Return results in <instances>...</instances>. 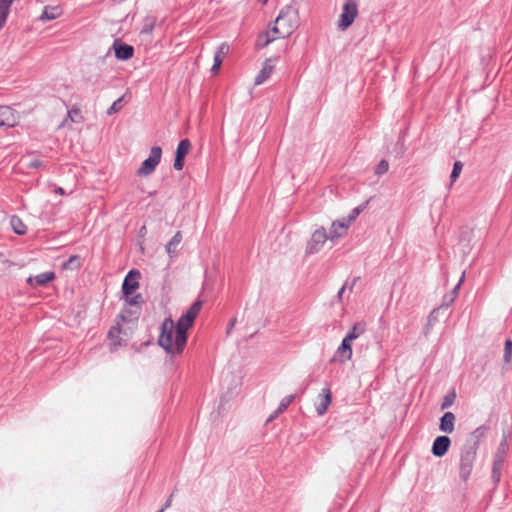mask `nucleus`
<instances>
[{"instance_id":"nucleus-4","label":"nucleus","mask_w":512,"mask_h":512,"mask_svg":"<svg viewBox=\"0 0 512 512\" xmlns=\"http://www.w3.org/2000/svg\"><path fill=\"white\" fill-rule=\"evenodd\" d=\"M477 457V450L473 446H464L460 452L459 476L462 481L467 482L473 471Z\"/></svg>"},{"instance_id":"nucleus-18","label":"nucleus","mask_w":512,"mask_h":512,"mask_svg":"<svg viewBox=\"0 0 512 512\" xmlns=\"http://www.w3.org/2000/svg\"><path fill=\"white\" fill-rule=\"evenodd\" d=\"M320 402L316 404V411L319 415L326 413L329 405L331 404V391L329 388L322 389V393L319 395Z\"/></svg>"},{"instance_id":"nucleus-35","label":"nucleus","mask_w":512,"mask_h":512,"mask_svg":"<svg viewBox=\"0 0 512 512\" xmlns=\"http://www.w3.org/2000/svg\"><path fill=\"white\" fill-rule=\"evenodd\" d=\"M122 101L123 97L118 98L116 101L113 102V104L107 109V115L111 116L122 108Z\"/></svg>"},{"instance_id":"nucleus-47","label":"nucleus","mask_w":512,"mask_h":512,"mask_svg":"<svg viewBox=\"0 0 512 512\" xmlns=\"http://www.w3.org/2000/svg\"><path fill=\"white\" fill-rule=\"evenodd\" d=\"M284 411V409L281 406H278V408L275 410L276 415L281 414Z\"/></svg>"},{"instance_id":"nucleus-49","label":"nucleus","mask_w":512,"mask_h":512,"mask_svg":"<svg viewBox=\"0 0 512 512\" xmlns=\"http://www.w3.org/2000/svg\"><path fill=\"white\" fill-rule=\"evenodd\" d=\"M57 192L60 193V194H63L64 193V190L62 188H58L57 189Z\"/></svg>"},{"instance_id":"nucleus-33","label":"nucleus","mask_w":512,"mask_h":512,"mask_svg":"<svg viewBox=\"0 0 512 512\" xmlns=\"http://www.w3.org/2000/svg\"><path fill=\"white\" fill-rule=\"evenodd\" d=\"M455 398H456L455 391H452V392L446 394L443 398V401L441 404V409L444 410V409H447L450 406H452L455 401Z\"/></svg>"},{"instance_id":"nucleus-27","label":"nucleus","mask_w":512,"mask_h":512,"mask_svg":"<svg viewBox=\"0 0 512 512\" xmlns=\"http://www.w3.org/2000/svg\"><path fill=\"white\" fill-rule=\"evenodd\" d=\"M10 225L14 233L18 235H24L27 231L26 225L23 223L20 217L13 215L10 218Z\"/></svg>"},{"instance_id":"nucleus-42","label":"nucleus","mask_w":512,"mask_h":512,"mask_svg":"<svg viewBox=\"0 0 512 512\" xmlns=\"http://www.w3.org/2000/svg\"><path fill=\"white\" fill-rule=\"evenodd\" d=\"M346 287H347V284H344V285L341 287V289L338 291V293H337V298H338V300H339V301H342V296H343V293H344V291H345Z\"/></svg>"},{"instance_id":"nucleus-5","label":"nucleus","mask_w":512,"mask_h":512,"mask_svg":"<svg viewBox=\"0 0 512 512\" xmlns=\"http://www.w3.org/2000/svg\"><path fill=\"white\" fill-rule=\"evenodd\" d=\"M358 15V5L354 0H347L340 14L337 26L341 31H345L354 22Z\"/></svg>"},{"instance_id":"nucleus-51","label":"nucleus","mask_w":512,"mask_h":512,"mask_svg":"<svg viewBox=\"0 0 512 512\" xmlns=\"http://www.w3.org/2000/svg\"><path fill=\"white\" fill-rule=\"evenodd\" d=\"M359 278H355L354 281H353V285L357 282Z\"/></svg>"},{"instance_id":"nucleus-40","label":"nucleus","mask_w":512,"mask_h":512,"mask_svg":"<svg viewBox=\"0 0 512 512\" xmlns=\"http://www.w3.org/2000/svg\"><path fill=\"white\" fill-rule=\"evenodd\" d=\"M293 400H294V395L286 396L281 400L279 406H281L284 410H286L287 407L293 402Z\"/></svg>"},{"instance_id":"nucleus-9","label":"nucleus","mask_w":512,"mask_h":512,"mask_svg":"<svg viewBox=\"0 0 512 512\" xmlns=\"http://www.w3.org/2000/svg\"><path fill=\"white\" fill-rule=\"evenodd\" d=\"M140 278V272L138 270H130L122 283V292L124 296L134 294L136 289L139 287L138 279Z\"/></svg>"},{"instance_id":"nucleus-50","label":"nucleus","mask_w":512,"mask_h":512,"mask_svg":"<svg viewBox=\"0 0 512 512\" xmlns=\"http://www.w3.org/2000/svg\"><path fill=\"white\" fill-rule=\"evenodd\" d=\"M164 511H165V509H164V508H161V509H159L157 512H164Z\"/></svg>"},{"instance_id":"nucleus-25","label":"nucleus","mask_w":512,"mask_h":512,"mask_svg":"<svg viewBox=\"0 0 512 512\" xmlns=\"http://www.w3.org/2000/svg\"><path fill=\"white\" fill-rule=\"evenodd\" d=\"M62 14V9L59 6H45L41 14L42 20H54Z\"/></svg>"},{"instance_id":"nucleus-37","label":"nucleus","mask_w":512,"mask_h":512,"mask_svg":"<svg viewBox=\"0 0 512 512\" xmlns=\"http://www.w3.org/2000/svg\"><path fill=\"white\" fill-rule=\"evenodd\" d=\"M389 169V164L386 160H381L375 169V174L381 176L385 174Z\"/></svg>"},{"instance_id":"nucleus-10","label":"nucleus","mask_w":512,"mask_h":512,"mask_svg":"<svg viewBox=\"0 0 512 512\" xmlns=\"http://www.w3.org/2000/svg\"><path fill=\"white\" fill-rule=\"evenodd\" d=\"M191 149V142L189 139H182L176 149L174 168L176 170H182L184 166V160Z\"/></svg>"},{"instance_id":"nucleus-2","label":"nucleus","mask_w":512,"mask_h":512,"mask_svg":"<svg viewBox=\"0 0 512 512\" xmlns=\"http://www.w3.org/2000/svg\"><path fill=\"white\" fill-rule=\"evenodd\" d=\"M159 345L171 355L181 354L184 347L177 346V331L174 321L168 317L161 324V332L158 339Z\"/></svg>"},{"instance_id":"nucleus-20","label":"nucleus","mask_w":512,"mask_h":512,"mask_svg":"<svg viewBox=\"0 0 512 512\" xmlns=\"http://www.w3.org/2000/svg\"><path fill=\"white\" fill-rule=\"evenodd\" d=\"M486 428L484 426H480L476 428L466 440L464 446H473L476 450L479 448V444L481 439L485 435Z\"/></svg>"},{"instance_id":"nucleus-7","label":"nucleus","mask_w":512,"mask_h":512,"mask_svg":"<svg viewBox=\"0 0 512 512\" xmlns=\"http://www.w3.org/2000/svg\"><path fill=\"white\" fill-rule=\"evenodd\" d=\"M507 454V444L506 441H502L499 444L497 452L494 456L493 465H492V481L495 485L500 482L501 479V471L505 462Z\"/></svg>"},{"instance_id":"nucleus-39","label":"nucleus","mask_w":512,"mask_h":512,"mask_svg":"<svg viewBox=\"0 0 512 512\" xmlns=\"http://www.w3.org/2000/svg\"><path fill=\"white\" fill-rule=\"evenodd\" d=\"M364 207H365L364 205H361V206L354 208L351 211V213L347 219V222H349V224H351L359 216V214L364 210Z\"/></svg>"},{"instance_id":"nucleus-45","label":"nucleus","mask_w":512,"mask_h":512,"mask_svg":"<svg viewBox=\"0 0 512 512\" xmlns=\"http://www.w3.org/2000/svg\"><path fill=\"white\" fill-rule=\"evenodd\" d=\"M153 29V25L151 24L150 26H147L145 25L142 32H151Z\"/></svg>"},{"instance_id":"nucleus-17","label":"nucleus","mask_w":512,"mask_h":512,"mask_svg":"<svg viewBox=\"0 0 512 512\" xmlns=\"http://www.w3.org/2000/svg\"><path fill=\"white\" fill-rule=\"evenodd\" d=\"M121 333L122 330L119 323L109 329L108 339L110 340L111 351H115L122 345V339L120 337Z\"/></svg>"},{"instance_id":"nucleus-1","label":"nucleus","mask_w":512,"mask_h":512,"mask_svg":"<svg viewBox=\"0 0 512 512\" xmlns=\"http://www.w3.org/2000/svg\"><path fill=\"white\" fill-rule=\"evenodd\" d=\"M297 27L298 12L292 6L286 5L280 10L271 31L280 38H287Z\"/></svg>"},{"instance_id":"nucleus-14","label":"nucleus","mask_w":512,"mask_h":512,"mask_svg":"<svg viewBox=\"0 0 512 512\" xmlns=\"http://www.w3.org/2000/svg\"><path fill=\"white\" fill-rule=\"evenodd\" d=\"M229 50H230V47L225 42L222 43L218 47L217 51L214 54V63H213V66L211 68L212 74H217L218 73L224 58L229 53Z\"/></svg>"},{"instance_id":"nucleus-46","label":"nucleus","mask_w":512,"mask_h":512,"mask_svg":"<svg viewBox=\"0 0 512 512\" xmlns=\"http://www.w3.org/2000/svg\"><path fill=\"white\" fill-rule=\"evenodd\" d=\"M278 415H276L275 411L269 416V418L267 419V422H271L272 420H274L275 418H277Z\"/></svg>"},{"instance_id":"nucleus-12","label":"nucleus","mask_w":512,"mask_h":512,"mask_svg":"<svg viewBox=\"0 0 512 512\" xmlns=\"http://www.w3.org/2000/svg\"><path fill=\"white\" fill-rule=\"evenodd\" d=\"M451 445V440L448 436H438L435 438L431 452L435 457L444 456Z\"/></svg>"},{"instance_id":"nucleus-32","label":"nucleus","mask_w":512,"mask_h":512,"mask_svg":"<svg viewBox=\"0 0 512 512\" xmlns=\"http://www.w3.org/2000/svg\"><path fill=\"white\" fill-rule=\"evenodd\" d=\"M511 359H512V340L507 339L504 344V355H503L504 364L508 365L511 362Z\"/></svg>"},{"instance_id":"nucleus-21","label":"nucleus","mask_w":512,"mask_h":512,"mask_svg":"<svg viewBox=\"0 0 512 512\" xmlns=\"http://www.w3.org/2000/svg\"><path fill=\"white\" fill-rule=\"evenodd\" d=\"M351 341L347 340L345 337L342 340L341 345L338 347L336 351V355L340 357V362H345L347 360H350L352 357V347H351Z\"/></svg>"},{"instance_id":"nucleus-3","label":"nucleus","mask_w":512,"mask_h":512,"mask_svg":"<svg viewBox=\"0 0 512 512\" xmlns=\"http://www.w3.org/2000/svg\"><path fill=\"white\" fill-rule=\"evenodd\" d=\"M202 307L201 301H195L188 310L179 318L175 325L177 331V346L185 347L187 342V331L192 327Z\"/></svg>"},{"instance_id":"nucleus-44","label":"nucleus","mask_w":512,"mask_h":512,"mask_svg":"<svg viewBox=\"0 0 512 512\" xmlns=\"http://www.w3.org/2000/svg\"><path fill=\"white\" fill-rule=\"evenodd\" d=\"M172 498H173V494H171L169 496V498L166 500V502H165V504H164V506L162 508H164L165 510L167 508H169L171 506V504H172Z\"/></svg>"},{"instance_id":"nucleus-24","label":"nucleus","mask_w":512,"mask_h":512,"mask_svg":"<svg viewBox=\"0 0 512 512\" xmlns=\"http://www.w3.org/2000/svg\"><path fill=\"white\" fill-rule=\"evenodd\" d=\"M279 38L277 35L273 34L271 28L267 31L262 32L257 39L256 46L258 48H264L275 39Z\"/></svg>"},{"instance_id":"nucleus-38","label":"nucleus","mask_w":512,"mask_h":512,"mask_svg":"<svg viewBox=\"0 0 512 512\" xmlns=\"http://www.w3.org/2000/svg\"><path fill=\"white\" fill-rule=\"evenodd\" d=\"M463 279H464V274L462 275V277H461V279L459 280L458 284L453 288V290H452V292H451V294H450L449 302L447 303V306H450V305L454 302V300H455V298H456V296H457V294H458V291H459V289H460V285H461V284H462V282H463Z\"/></svg>"},{"instance_id":"nucleus-11","label":"nucleus","mask_w":512,"mask_h":512,"mask_svg":"<svg viewBox=\"0 0 512 512\" xmlns=\"http://www.w3.org/2000/svg\"><path fill=\"white\" fill-rule=\"evenodd\" d=\"M18 123V115L9 106H0V128H10Z\"/></svg>"},{"instance_id":"nucleus-43","label":"nucleus","mask_w":512,"mask_h":512,"mask_svg":"<svg viewBox=\"0 0 512 512\" xmlns=\"http://www.w3.org/2000/svg\"><path fill=\"white\" fill-rule=\"evenodd\" d=\"M236 323V318H233L229 321L228 327H227V333H230V331L233 329Z\"/></svg>"},{"instance_id":"nucleus-28","label":"nucleus","mask_w":512,"mask_h":512,"mask_svg":"<svg viewBox=\"0 0 512 512\" xmlns=\"http://www.w3.org/2000/svg\"><path fill=\"white\" fill-rule=\"evenodd\" d=\"M13 0H0V29L6 23Z\"/></svg>"},{"instance_id":"nucleus-6","label":"nucleus","mask_w":512,"mask_h":512,"mask_svg":"<svg viewBox=\"0 0 512 512\" xmlns=\"http://www.w3.org/2000/svg\"><path fill=\"white\" fill-rule=\"evenodd\" d=\"M162 157V149L159 146H154L150 150L149 157L145 159L139 169L137 170V174L139 176H148L154 172L157 165L160 163Z\"/></svg>"},{"instance_id":"nucleus-26","label":"nucleus","mask_w":512,"mask_h":512,"mask_svg":"<svg viewBox=\"0 0 512 512\" xmlns=\"http://www.w3.org/2000/svg\"><path fill=\"white\" fill-rule=\"evenodd\" d=\"M182 241V234L180 231L176 232L172 239L166 244V252L170 257H173L177 253V247Z\"/></svg>"},{"instance_id":"nucleus-31","label":"nucleus","mask_w":512,"mask_h":512,"mask_svg":"<svg viewBox=\"0 0 512 512\" xmlns=\"http://www.w3.org/2000/svg\"><path fill=\"white\" fill-rule=\"evenodd\" d=\"M81 266V259L78 255H72L69 257L68 260L63 262L62 267L63 269H78Z\"/></svg>"},{"instance_id":"nucleus-16","label":"nucleus","mask_w":512,"mask_h":512,"mask_svg":"<svg viewBox=\"0 0 512 512\" xmlns=\"http://www.w3.org/2000/svg\"><path fill=\"white\" fill-rule=\"evenodd\" d=\"M349 226L350 224L347 220L334 221L331 225L329 239L333 241L344 236L347 233Z\"/></svg>"},{"instance_id":"nucleus-48","label":"nucleus","mask_w":512,"mask_h":512,"mask_svg":"<svg viewBox=\"0 0 512 512\" xmlns=\"http://www.w3.org/2000/svg\"><path fill=\"white\" fill-rule=\"evenodd\" d=\"M449 297H450V295H447V296L444 297L443 305H445L446 307H448L447 303L449 302Z\"/></svg>"},{"instance_id":"nucleus-22","label":"nucleus","mask_w":512,"mask_h":512,"mask_svg":"<svg viewBox=\"0 0 512 512\" xmlns=\"http://www.w3.org/2000/svg\"><path fill=\"white\" fill-rule=\"evenodd\" d=\"M455 415L452 412H446L440 419V430L446 433H452L454 430Z\"/></svg>"},{"instance_id":"nucleus-29","label":"nucleus","mask_w":512,"mask_h":512,"mask_svg":"<svg viewBox=\"0 0 512 512\" xmlns=\"http://www.w3.org/2000/svg\"><path fill=\"white\" fill-rule=\"evenodd\" d=\"M125 304L127 306L137 307L141 309L142 304L144 303L143 297L141 294H132L129 296H124Z\"/></svg>"},{"instance_id":"nucleus-41","label":"nucleus","mask_w":512,"mask_h":512,"mask_svg":"<svg viewBox=\"0 0 512 512\" xmlns=\"http://www.w3.org/2000/svg\"><path fill=\"white\" fill-rule=\"evenodd\" d=\"M43 165L42 161L39 159H31L27 163V167L30 169H37Z\"/></svg>"},{"instance_id":"nucleus-23","label":"nucleus","mask_w":512,"mask_h":512,"mask_svg":"<svg viewBox=\"0 0 512 512\" xmlns=\"http://www.w3.org/2000/svg\"><path fill=\"white\" fill-rule=\"evenodd\" d=\"M270 61H271L270 59H267L264 62L262 69L260 70V72L258 73V75L255 78V81H254L255 85L263 84L270 77V75L273 71V65H271Z\"/></svg>"},{"instance_id":"nucleus-52","label":"nucleus","mask_w":512,"mask_h":512,"mask_svg":"<svg viewBox=\"0 0 512 512\" xmlns=\"http://www.w3.org/2000/svg\"><path fill=\"white\" fill-rule=\"evenodd\" d=\"M263 4H266L267 0H261Z\"/></svg>"},{"instance_id":"nucleus-30","label":"nucleus","mask_w":512,"mask_h":512,"mask_svg":"<svg viewBox=\"0 0 512 512\" xmlns=\"http://www.w3.org/2000/svg\"><path fill=\"white\" fill-rule=\"evenodd\" d=\"M364 332L365 325L362 323H356L345 337L347 338V340H350L352 342L353 340L357 339L360 335H362Z\"/></svg>"},{"instance_id":"nucleus-19","label":"nucleus","mask_w":512,"mask_h":512,"mask_svg":"<svg viewBox=\"0 0 512 512\" xmlns=\"http://www.w3.org/2000/svg\"><path fill=\"white\" fill-rule=\"evenodd\" d=\"M140 312L141 309H138L137 307L127 306V304H125L118 317L123 322H132L139 318Z\"/></svg>"},{"instance_id":"nucleus-36","label":"nucleus","mask_w":512,"mask_h":512,"mask_svg":"<svg viewBox=\"0 0 512 512\" xmlns=\"http://www.w3.org/2000/svg\"><path fill=\"white\" fill-rule=\"evenodd\" d=\"M68 117L71 119L72 122L79 123L83 120L81 111L79 108H72L68 111Z\"/></svg>"},{"instance_id":"nucleus-34","label":"nucleus","mask_w":512,"mask_h":512,"mask_svg":"<svg viewBox=\"0 0 512 512\" xmlns=\"http://www.w3.org/2000/svg\"><path fill=\"white\" fill-rule=\"evenodd\" d=\"M462 168H463V164L461 161H455L454 162V165H453V169H452V172H451V175H450V179H451V182H455L456 179L459 177L461 171H462Z\"/></svg>"},{"instance_id":"nucleus-8","label":"nucleus","mask_w":512,"mask_h":512,"mask_svg":"<svg viewBox=\"0 0 512 512\" xmlns=\"http://www.w3.org/2000/svg\"><path fill=\"white\" fill-rule=\"evenodd\" d=\"M329 239L325 228L321 227L314 231L306 247L307 254H315L321 250L325 242Z\"/></svg>"},{"instance_id":"nucleus-13","label":"nucleus","mask_w":512,"mask_h":512,"mask_svg":"<svg viewBox=\"0 0 512 512\" xmlns=\"http://www.w3.org/2000/svg\"><path fill=\"white\" fill-rule=\"evenodd\" d=\"M115 56L119 60H128L133 57L134 48L131 45L122 43L120 40H115L113 43Z\"/></svg>"},{"instance_id":"nucleus-15","label":"nucleus","mask_w":512,"mask_h":512,"mask_svg":"<svg viewBox=\"0 0 512 512\" xmlns=\"http://www.w3.org/2000/svg\"><path fill=\"white\" fill-rule=\"evenodd\" d=\"M54 278H55V273L52 271H49V272L38 274L36 276H30L27 279V283L31 287L35 288L38 286H45L47 283L54 280Z\"/></svg>"}]
</instances>
